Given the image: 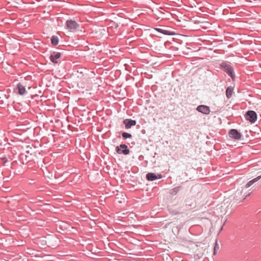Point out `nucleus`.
I'll return each mask as SVG.
<instances>
[{
	"mask_svg": "<svg viewBox=\"0 0 261 261\" xmlns=\"http://www.w3.org/2000/svg\"><path fill=\"white\" fill-rule=\"evenodd\" d=\"M163 178V175L161 173H155L153 172H148L146 175V178L148 181H154L156 179H159Z\"/></svg>",
	"mask_w": 261,
	"mask_h": 261,
	"instance_id": "6",
	"label": "nucleus"
},
{
	"mask_svg": "<svg viewBox=\"0 0 261 261\" xmlns=\"http://www.w3.org/2000/svg\"><path fill=\"white\" fill-rule=\"evenodd\" d=\"M245 119L251 123H254L257 120V115L256 113L253 110H248L245 114Z\"/></svg>",
	"mask_w": 261,
	"mask_h": 261,
	"instance_id": "2",
	"label": "nucleus"
},
{
	"mask_svg": "<svg viewBox=\"0 0 261 261\" xmlns=\"http://www.w3.org/2000/svg\"><path fill=\"white\" fill-rule=\"evenodd\" d=\"M216 252H217V250H214V254L215 255L216 254Z\"/></svg>",
	"mask_w": 261,
	"mask_h": 261,
	"instance_id": "20",
	"label": "nucleus"
},
{
	"mask_svg": "<svg viewBox=\"0 0 261 261\" xmlns=\"http://www.w3.org/2000/svg\"><path fill=\"white\" fill-rule=\"evenodd\" d=\"M196 110L204 115H208L210 113V108L208 106L204 105H201L197 107Z\"/></svg>",
	"mask_w": 261,
	"mask_h": 261,
	"instance_id": "7",
	"label": "nucleus"
},
{
	"mask_svg": "<svg viewBox=\"0 0 261 261\" xmlns=\"http://www.w3.org/2000/svg\"><path fill=\"white\" fill-rule=\"evenodd\" d=\"M220 68L222 69L228 76H229L233 81L236 80L234 68L230 65L227 61H223L220 64Z\"/></svg>",
	"mask_w": 261,
	"mask_h": 261,
	"instance_id": "1",
	"label": "nucleus"
},
{
	"mask_svg": "<svg viewBox=\"0 0 261 261\" xmlns=\"http://www.w3.org/2000/svg\"><path fill=\"white\" fill-rule=\"evenodd\" d=\"M233 87L232 86L228 87L226 89V96L227 98H230L232 95L233 92Z\"/></svg>",
	"mask_w": 261,
	"mask_h": 261,
	"instance_id": "15",
	"label": "nucleus"
},
{
	"mask_svg": "<svg viewBox=\"0 0 261 261\" xmlns=\"http://www.w3.org/2000/svg\"><path fill=\"white\" fill-rule=\"evenodd\" d=\"M154 30L157 31L158 32L162 34L165 35H168V36H173L175 35V33L173 31H171L168 30L162 29V28H154Z\"/></svg>",
	"mask_w": 261,
	"mask_h": 261,
	"instance_id": "10",
	"label": "nucleus"
},
{
	"mask_svg": "<svg viewBox=\"0 0 261 261\" xmlns=\"http://www.w3.org/2000/svg\"><path fill=\"white\" fill-rule=\"evenodd\" d=\"M61 56V53L60 52L54 51L49 57L50 61L54 64H57L58 63V59Z\"/></svg>",
	"mask_w": 261,
	"mask_h": 261,
	"instance_id": "8",
	"label": "nucleus"
},
{
	"mask_svg": "<svg viewBox=\"0 0 261 261\" xmlns=\"http://www.w3.org/2000/svg\"><path fill=\"white\" fill-rule=\"evenodd\" d=\"M184 203L187 206H192L194 204V198L192 196H187Z\"/></svg>",
	"mask_w": 261,
	"mask_h": 261,
	"instance_id": "12",
	"label": "nucleus"
},
{
	"mask_svg": "<svg viewBox=\"0 0 261 261\" xmlns=\"http://www.w3.org/2000/svg\"><path fill=\"white\" fill-rule=\"evenodd\" d=\"M115 151L118 154L124 155H127L130 152L127 146L125 144H121L119 146H117L115 147Z\"/></svg>",
	"mask_w": 261,
	"mask_h": 261,
	"instance_id": "3",
	"label": "nucleus"
},
{
	"mask_svg": "<svg viewBox=\"0 0 261 261\" xmlns=\"http://www.w3.org/2000/svg\"><path fill=\"white\" fill-rule=\"evenodd\" d=\"M121 135L122 137L124 140L132 138V134L127 132H123L122 133Z\"/></svg>",
	"mask_w": 261,
	"mask_h": 261,
	"instance_id": "17",
	"label": "nucleus"
},
{
	"mask_svg": "<svg viewBox=\"0 0 261 261\" xmlns=\"http://www.w3.org/2000/svg\"><path fill=\"white\" fill-rule=\"evenodd\" d=\"M123 123L124 124L126 129H129L132 126L136 125L137 121L136 120L127 118L123 120Z\"/></svg>",
	"mask_w": 261,
	"mask_h": 261,
	"instance_id": "9",
	"label": "nucleus"
},
{
	"mask_svg": "<svg viewBox=\"0 0 261 261\" xmlns=\"http://www.w3.org/2000/svg\"><path fill=\"white\" fill-rule=\"evenodd\" d=\"M51 43L53 46H56L58 44L59 39L58 36L53 35L50 38Z\"/></svg>",
	"mask_w": 261,
	"mask_h": 261,
	"instance_id": "16",
	"label": "nucleus"
},
{
	"mask_svg": "<svg viewBox=\"0 0 261 261\" xmlns=\"http://www.w3.org/2000/svg\"><path fill=\"white\" fill-rule=\"evenodd\" d=\"M16 89L18 91V94L20 95H23L27 93L25 87L20 83H19L17 84Z\"/></svg>",
	"mask_w": 261,
	"mask_h": 261,
	"instance_id": "11",
	"label": "nucleus"
},
{
	"mask_svg": "<svg viewBox=\"0 0 261 261\" xmlns=\"http://www.w3.org/2000/svg\"><path fill=\"white\" fill-rule=\"evenodd\" d=\"M66 28L70 31H74L80 28V24L75 20L68 19L65 22Z\"/></svg>",
	"mask_w": 261,
	"mask_h": 261,
	"instance_id": "4",
	"label": "nucleus"
},
{
	"mask_svg": "<svg viewBox=\"0 0 261 261\" xmlns=\"http://www.w3.org/2000/svg\"><path fill=\"white\" fill-rule=\"evenodd\" d=\"M260 179H261V175L254 178L253 179H252L250 180V181H249L248 182H247L245 185V188H248L250 187L253 184H254L256 181H258Z\"/></svg>",
	"mask_w": 261,
	"mask_h": 261,
	"instance_id": "14",
	"label": "nucleus"
},
{
	"mask_svg": "<svg viewBox=\"0 0 261 261\" xmlns=\"http://www.w3.org/2000/svg\"><path fill=\"white\" fill-rule=\"evenodd\" d=\"M183 189V187L179 186L175 187L172 189H171L169 191V194L172 195V196H174L176 195L180 191L182 190Z\"/></svg>",
	"mask_w": 261,
	"mask_h": 261,
	"instance_id": "13",
	"label": "nucleus"
},
{
	"mask_svg": "<svg viewBox=\"0 0 261 261\" xmlns=\"http://www.w3.org/2000/svg\"><path fill=\"white\" fill-rule=\"evenodd\" d=\"M219 245L217 243V242L216 241L215 243V245L214 249V250H217V249H219Z\"/></svg>",
	"mask_w": 261,
	"mask_h": 261,
	"instance_id": "19",
	"label": "nucleus"
},
{
	"mask_svg": "<svg viewBox=\"0 0 261 261\" xmlns=\"http://www.w3.org/2000/svg\"><path fill=\"white\" fill-rule=\"evenodd\" d=\"M2 160L4 164H5L8 161L6 157L2 158Z\"/></svg>",
	"mask_w": 261,
	"mask_h": 261,
	"instance_id": "18",
	"label": "nucleus"
},
{
	"mask_svg": "<svg viewBox=\"0 0 261 261\" xmlns=\"http://www.w3.org/2000/svg\"><path fill=\"white\" fill-rule=\"evenodd\" d=\"M228 135L230 138L236 140H240L242 136L241 133L238 129L234 128H232L229 130Z\"/></svg>",
	"mask_w": 261,
	"mask_h": 261,
	"instance_id": "5",
	"label": "nucleus"
}]
</instances>
